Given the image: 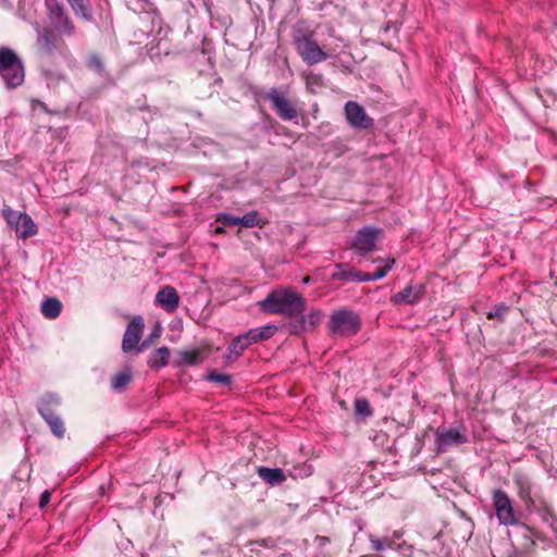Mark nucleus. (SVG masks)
I'll list each match as a JSON object with an SVG mask.
<instances>
[{
    "label": "nucleus",
    "instance_id": "20e7f679",
    "mask_svg": "<svg viewBox=\"0 0 557 557\" xmlns=\"http://www.w3.org/2000/svg\"><path fill=\"white\" fill-rule=\"evenodd\" d=\"M512 481L519 498L523 502L525 509L530 512L537 506L545 505V498L541 490L533 483L531 478L522 471H516Z\"/></svg>",
    "mask_w": 557,
    "mask_h": 557
},
{
    "label": "nucleus",
    "instance_id": "6e6552de",
    "mask_svg": "<svg viewBox=\"0 0 557 557\" xmlns=\"http://www.w3.org/2000/svg\"><path fill=\"white\" fill-rule=\"evenodd\" d=\"M48 17L54 28L63 35L72 36L75 27L64 5L58 0H46Z\"/></svg>",
    "mask_w": 557,
    "mask_h": 557
},
{
    "label": "nucleus",
    "instance_id": "4be33fe9",
    "mask_svg": "<svg viewBox=\"0 0 557 557\" xmlns=\"http://www.w3.org/2000/svg\"><path fill=\"white\" fill-rule=\"evenodd\" d=\"M15 232L20 238L26 239L37 234L38 227L27 213H23L21 223L16 226Z\"/></svg>",
    "mask_w": 557,
    "mask_h": 557
},
{
    "label": "nucleus",
    "instance_id": "f8f14e48",
    "mask_svg": "<svg viewBox=\"0 0 557 557\" xmlns=\"http://www.w3.org/2000/svg\"><path fill=\"white\" fill-rule=\"evenodd\" d=\"M322 317L321 310H312L308 314L301 313L288 322L286 327L290 334L299 335L302 332L312 331L321 322Z\"/></svg>",
    "mask_w": 557,
    "mask_h": 557
},
{
    "label": "nucleus",
    "instance_id": "9d476101",
    "mask_svg": "<svg viewBox=\"0 0 557 557\" xmlns=\"http://www.w3.org/2000/svg\"><path fill=\"white\" fill-rule=\"evenodd\" d=\"M265 99L272 103V109L283 121H292L297 116L295 106L277 88H271Z\"/></svg>",
    "mask_w": 557,
    "mask_h": 557
},
{
    "label": "nucleus",
    "instance_id": "2f4dec72",
    "mask_svg": "<svg viewBox=\"0 0 557 557\" xmlns=\"http://www.w3.org/2000/svg\"><path fill=\"white\" fill-rule=\"evenodd\" d=\"M201 356L198 350H185L181 352V362L186 366H196L200 362Z\"/></svg>",
    "mask_w": 557,
    "mask_h": 557
},
{
    "label": "nucleus",
    "instance_id": "6ab92c4d",
    "mask_svg": "<svg viewBox=\"0 0 557 557\" xmlns=\"http://www.w3.org/2000/svg\"><path fill=\"white\" fill-rule=\"evenodd\" d=\"M258 475L270 485H280L286 480L284 471L280 468L259 467Z\"/></svg>",
    "mask_w": 557,
    "mask_h": 557
},
{
    "label": "nucleus",
    "instance_id": "423d86ee",
    "mask_svg": "<svg viewBox=\"0 0 557 557\" xmlns=\"http://www.w3.org/2000/svg\"><path fill=\"white\" fill-rule=\"evenodd\" d=\"M361 326V320L358 313L348 309L334 311L329 321L330 331L333 334L342 336L355 335Z\"/></svg>",
    "mask_w": 557,
    "mask_h": 557
},
{
    "label": "nucleus",
    "instance_id": "ddd939ff",
    "mask_svg": "<svg viewBox=\"0 0 557 557\" xmlns=\"http://www.w3.org/2000/svg\"><path fill=\"white\" fill-rule=\"evenodd\" d=\"M468 441V436L457 429L438 428L435 432V444L440 453L446 451L453 445L466 444Z\"/></svg>",
    "mask_w": 557,
    "mask_h": 557
},
{
    "label": "nucleus",
    "instance_id": "e433bc0d",
    "mask_svg": "<svg viewBox=\"0 0 557 557\" xmlns=\"http://www.w3.org/2000/svg\"><path fill=\"white\" fill-rule=\"evenodd\" d=\"M89 67L96 70L99 73L103 72V64L99 57L92 55L88 61Z\"/></svg>",
    "mask_w": 557,
    "mask_h": 557
},
{
    "label": "nucleus",
    "instance_id": "ea45409f",
    "mask_svg": "<svg viewBox=\"0 0 557 557\" xmlns=\"http://www.w3.org/2000/svg\"><path fill=\"white\" fill-rule=\"evenodd\" d=\"M160 333H161V327H160V325H157L156 329L150 334V337H159Z\"/></svg>",
    "mask_w": 557,
    "mask_h": 557
},
{
    "label": "nucleus",
    "instance_id": "a19ab883",
    "mask_svg": "<svg viewBox=\"0 0 557 557\" xmlns=\"http://www.w3.org/2000/svg\"><path fill=\"white\" fill-rule=\"evenodd\" d=\"M317 541H319L320 543H327L329 539L325 536H317Z\"/></svg>",
    "mask_w": 557,
    "mask_h": 557
},
{
    "label": "nucleus",
    "instance_id": "cd10ccee",
    "mask_svg": "<svg viewBox=\"0 0 557 557\" xmlns=\"http://www.w3.org/2000/svg\"><path fill=\"white\" fill-rule=\"evenodd\" d=\"M22 215H23V212L15 211V210H13L11 207H9L7 205L3 206L2 216L5 220V222L12 228H14V231L16 230V226H18V224L21 223Z\"/></svg>",
    "mask_w": 557,
    "mask_h": 557
},
{
    "label": "nucleus",
    "instance_id": "a878e982",
    "mask_svg": "<svg viewBox=\"0 0 557 557\" xmlns=\"http://www.w3.org/2000/svg\"><path fill=\"white\" fill-rule=\"evenodd\" d=\"M132 380V371L129 368H125L124 370L116 373L111 381V387L113 391H122L125 388Z\"/></svg>",
    "mask_w": 557,
    "mask_h": 557
},
{
    "label": "nucleus",
    "instance_id": "58836bf2",
    "mask_svg": "<svg viewBox=\"0 0 557 557\" xmlns=\"http://www.w3.org/2000/svg\"><path fill=\"white\" fill-rule=\"evenodd\" d=\"M239 356H235L234 350L231 349V346L226 348V354L224 356L226 362H233L235 361Z\"/></svg>",
    "mask_w": 557,
    "mask_h": 557
},
{
    "label": "nucleus",
    "instance_id": "f03ea898",
    "mask_svg": "<svg viewBox=\"0 0 557 557\" xmlns=\"http://www.w3.org/2000/svg\"><path fill=\"white\" fill-rule=\"evenodd\" d=\"M0 76L8 88L21 86L25 78L22 60L13 49L8 47H0Z\"/></svg>",
    "mask_w": 557,
    "mask_h": 557
},
{
    "label": "nucleus",
    "instance_id": "0eeeda50",
    "mask_svg": "<svg viewBox=\"0 0 557 557\" xmlns=\"http://www.w3.org/2000/svg\"><path fill=\"white\" fill-rule=\"evenodd\" d=\"M492 505L499 524L508 527L519 523L512 500L505 491L502 488L492 491Z\"/></svg>",
    "mask_w": 557,
    "mask_h": 557
},
{
    "label": "nucleus",
    "instance_id": "aec40b11",
    "mask_svg": "<svg viewBox=\"0 0 557 557\" xmlns=\"http://www.w3.org/2000/svg\"><path fill=\"white\" fill-rule=\"evenodd\" d=\"M276 331V325L269 324L261 327L251 329L248 332H246L245 335L251 345L252 343H259L271 338Z\"/></svg>",
    "mask_w": 557,
    "mask_h": 557
},
{
    "label": "nucleus",
    "instance_id": "9b49d317",
    "mask_svg": "<svg viewBox=\"0 0 557 557\" xmlns=\"http://www.w3.org/2000/svg\"><path fill=\"white\" fill-rule=\"evenodd\" d=\"M344 111L345 117L351 127L357 129H368L373 126V119L367 114L364 108L358 102H346Z\"/></svg>",
    "mask_w": 557,
    "mask_h": 557
},
{
    "label": "nucleus",
    "instance_id": "1a4fd4ad",
    "mask_svg": "<svg viewBox=\"0 0 557 557\" xmlns=\"http://www.w3.org/2000/svg\"><path fill=\"white\" fill-rule=\"evenodd\" d=\"M380 232V228L370 225L360 228L356 233L350 248L355 251L356 255L362 257L369 252L374 251Z\"/></svg>",
    "mask_w": 557,
    "mask_h": 557
},
{
    "label": "nucleus",
    "instance_id": "2eb2a0df",
    "mask_svg": "<svg viewBox=\"0 0 557 557\" xmlns=\"http://www.w3.org/2000/svg\"><path fill=\"white\" fill-rule=\"evenodd\" d=\"M425 288L422 284H409L403 290L393 295L391 301L396 305H413L423 296Z\"/></svg>",
    "mask_w": 557,
    "mask_h": 557
},
{
    "label": "nucleus",
    "instance_id": "c85d7f7f",
    "mask_svg": "<svg viewBox=\"0 0 557 557\" xmlns=\"http://www.w3.org/2000/svg\"><path fill=\"white\" fill-rule=\"evenodd\" d=\"M228 346L234 350L235 356H240L243 351L250 346V343L244 333L233 338Z\"/></svg>",
    "mask_w": 557,
    "mask_h": 557
},
{
    "label": "nucleus",
    "instance_id": "5701e85b",
    "mask_svg": "<svg viewBox=\"0 0 557 557\" xmlns=\"http://www.w3.org/2000/svg\"><path fill=\"white\" fill-rule=\"evenodd\" d=\"M170 349L168 347H160L151 352L148 364L151 369H160L169 363Z\"/></svg>",
    "mask_w": 557,
    "mask_h": 557
},
{
    "label": "nucleus",
    "instance_id": "7ed1b4c3",
    "mask_svg": "<svg viewBox=\"0 0 557 557\" xmlns=\"http://www.w3.org/2000/svg\"><path fill=\"white\" fill-rule=\"evenodd\" d=\"M61 405V398L57 394H46L37 405L38 413L49 425L52 434L58 438H63L65 434L64 422L57 413V408Z\"/></svg>",
    "mask_w": 557,
    "mask_h": 557
},
{
    "label": "nucleus",
    "instance_id": "37998d69",
    "mask_svg": "<svg viewBox=\"0 0 557 557\" xmlns=\"http://www.w3.org/2000/svg\"><path fill=\"white\" fill-rule=\"evenodd\" d=\"M309 282V278L308 277H305L304 278V283H308Z\"/></svg>",
    "mask_w": 557,
    "mask_h": 557
},
{
    "label": "nucleus",
    "instance_id": "f3484780",
    "mask_svg": "<svg viewBox=\"0 0 557 557\" xmlns=\"http://www.w3.org/2000/svg\"><path fill=\"white\" fill-rule=\"evenodd\" d=\"M332 280L341 282H363L362 272L355 270L348 263H336L331 274Z\"/></svg>",
    "mask_w": 557,
    "mask_h": 557
},
{
    "label": "nucleus",
    "instance_id": "a211bd4d",
    "mask_svg": "<svg viewBox=\"0 0 557 557\" xmlns=\"http://www.w3.org/2000/svg\"><path fill=\"white\" fill-rule=\"evenodd\" d=\"M401 537V533L395 531L391 536L376 537L374 535H370L369 540L371 543V548L375 552H382L385 549H396L399 547L397 541Z\"/></svg>",
    "mask_w": 557,
    "mask_h": 557
},
{
    "label": "nucleus",
    "instance_id": "4468645a",
    "mask_svg": "<svg viewBox=\"0 0 557 557\" xmlns=\"http://www.w3.org/2000/svg\"><path fill=\"white\" fill-rule=\"evenodd\" d=\"M144 330V319L140 315L134 317L128 323L123 341H122V349L125 352L133 350L138 342L140 341L141 334Z\"/></svg>",
    "mask_w": 557,
    "mask_h": 557
},
{
    "label": "nucleus",
    "instance_id": "412c9836",
    "mask_svg": "<svg viewBox=\"0 0 557 557\" xmlns=\"http://www.w3.org/2000/svg\"><path fill=\"white\" fill-rule=\"evenodd\" d=\"M37 45L42 53L50 55L57 48V38L50 29H45L38 33Z\"/></svg>",
    "mask_w": 557,
    "mask_h": 557
},
{
    "label": "nucleus",
    "instance_id": "473e14b6",
    "mask_svg": "<svg viewBox=\"0 0 557 557\" xmlns=\"http://www.w3.org/2000/svg\"><path fill=\"white\" fill-rule=\"evenodd\" d=\"M239 225L244 227H255L259 225V215L256 211H250L239 216Z\"/></svg>",
    "mask_w": 557,
    "mask_h": 557
},
{
    "label": "nucleus",
    "instance_id": "dca6fc26",
    "mask_svg": "<svg viewBox=\"0 0 557 557\" xmlns=\"http://www.w3.org/2000/svg\"><path fill=\"white\" fill-rule=\"evenodd\" d=\"M157 304L166 312H174L180 304V296L173 286H163L156 295Z\"/></svg>",
    "mask_w": 557,
    "mask_h": 557
},
{
    "label": "nucleus",
    "instance_id": "7c9ffc66",
    "mask_svg": "<svg viewBox=\"0 0 557 557\" xmlns=\"http://www.w3.org/2000/svg\"><path fill=\"white\" fill-rule=\"evenodd\" d=\"M533 511H537L542 519L549 523L552 527L554 525L555 522H557V519L549 506V504L545 500V505L542 507V506H537L533 509Z\"/></svg>",
    "mask_w": 557,
    "mask_h": 557
},
{
    "label": "nucleus",
    "instance_id": "bb28decb",
    "mask_svg": "<svg viewBox=\"0 0 557 557\" xmlns=\"http://www.w3.org/2000/svg\"><path fill=\"white\" fill-rule=\"evenodd\" d=\"M395 263L394 259H387L386 263L383 267L377 268L373 273H366L362 272V281L363 282H370V281H377L383 278L388 271L393 268Z\"/></svg>",
    "mask_w": 557,
    "mask_h": 557
},
{
    "label": "nucleus",
    "instance_id": "72a5a7b5",
    "mask_svg": "<svg viewBox=\"0 0 557 557\" xmlns=\"http://www.w3.org/2000/svg\"><path fill=\"white\" fill-rule=\"evenodd\" d=\"M207 379L210 382L220 383L222 385H230L232 383L231 375L219 373L215 370H210Z\"/></svg>",
    "mask_w": 557,
    "mask_h": 557
},
{
    "label": "nucleus",
    "instance_id": "f704fd0d",
    "mask_svg": "<svg viewBox=\"0 0 557 557\" xmlns=\"http://www.w3.org/2000/svg\"><path fill=\"white\" fill-rule=\"evenodd\" d=\"M508 310H509L508 306L499 305V306L495 307L494 310H491L490 312H487L486 317H487V319H503Z\"/></svg>",
    "mask_w": 557,
    "mask_h": 557
},
{
    "label": "nucleus",
    "instance_id": "79ce46f5",
    "mask_svg": "<svg viewBox=\"0 0 557 557\" xmlns=\"http://www.w3.org/2000/svg\"><path fill=\"white\" fill-rule=\"evenodd\" d=\"M148 346V343L147 341H145L143 344H141V348H139L138 350H143L144 348H146Z\"/></svg>",
    "mask_w": 557,
    "mask_h": 557
},
{
    "label": "nucleus",
    "instance_id": "b1692460",
    "mask_svg": "<svg viewBox=\"0 0 557 557\" xmlns=\"http://www.w3.org/2000/svg\"><path fill=\"white\" fill-rule=\"evenodd\" d=\"M74 11L75 15L85 21L92 20V11L90 9L89 0H66Z\"/></svg>",
    "mask_w": 557,
    "mask_h": 557
},
{
    "label": "nucleus",
    "instance_id": "c03bdc74",
    "mask_svg": "<svg viewBox=\"0 0 557 557\" xmlns=\"http://www.w3.org/2000/svg\"><path fill=\"white\" fill-rule=\"evenodd\" d=\"M143 2H145L146 4L148 3V0H141Z\"/></svg>",
    "mask_w": 557,
    "mask_h": 557
},
{
    "label": "nucleus",
    "instance_id": "4c0bfd02",
    "mask_svg": "<svg viewBox=\"0 0 557 557\" xmlns=\"http://www.w3.org/2000/svg\"><path fill=\"white\" fill-rule=\"evenodd\" d=\"M50 492L49 491H45L40 494V497H39V507L40 508H45L48 503L50 502Z\"/></svg>",
    "mask_w": 557,
    "mask_h": 557
},
{
    "label": "nucleus",
    "instance_id": "393cba45",
    "mask_svg": "<svg viewBox=\"0 0 557 557\" xmlns=\"http://www.w3.org/2000/svg\"><path fill=\"white\" fill-rule=\"evenodd\" d=\"M62 309V305L57 298H48L41 305V312L48 319L57 318Z\"/></svg>",
    "mask_w": 557,
    "mask_h": 557
},
{
    "label": "nucleus",
    "instance_id": "39448f33",
    "mask_svg": "<svg viewBox=\"0 0 557 557\" xmlns=\"http://www.w3.org/2000/svg\"><path fill=\"white\" fill-rule=\"evenodd\" d=\"M293 44L300 58L309 65L323 62L329 54L323 51L313 38V33L298 32L293 36Z\"/></svg>",
    "mask_w": 557,
    "mask_h": 557
},
{
    "label": "nucleus",
    "instance_id": "c9c22d12",
    "mask_svg": "<svg viewBox=\"0 0 557 557\" xmlns=\"http://www.w3.org/2000/svg\"><path fill=\"white\" fill-rule=\"evenodd\" d=\"M220 222H222L225 226H235L239 225V216H235L232 214H224L219 219Z\"/></svg>",
    "mask_w": 557,
    "mask_h": 557
},
{
    "label": "nucleus",
    "instance_id": "c756f323",
    "mask_svg": "<svg viewBox=\"0 0 557 557\" xmlns=\"http://www.w3.org/2000/svg\"><path fill=\"white\" fill-rule=\"evenodd\" d=\"M355 412L357 416L363 418L371 417L373 414L369 400L363 397L355 400Z\"/></svg>",
    "mask_w": 557,
    "mask_h": 557
},
{
    "label": "nucleus",
    "instance_id": "f257e3e1",
    "mask_svg": "<svg viewBox=\"0 0 557 557\" xmlns=\"http://www.w3.org/2000/svg\"><path fill=\"white\" fill-rule=\"evenodd\" d=\"M259 306L265 313L282 314L294 320L305 312L306 300L290 288H278L272 290Z\"/></svg>",
    "mask_w": 557,
    "mask_h": 557
}]
</instances>
